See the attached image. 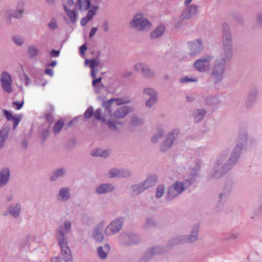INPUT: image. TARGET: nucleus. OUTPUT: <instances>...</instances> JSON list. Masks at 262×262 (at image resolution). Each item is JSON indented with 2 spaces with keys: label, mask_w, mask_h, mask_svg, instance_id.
Returning <instances> with one entry per match:
<instances>
[{
  "label": "nucleus",
  "mask_w": 262,
  "mask_h": 262,
  "mask_svg": "<svg viewBox=\"0 0 262 262\" xmlns=\"http://www.w3.org/2000/svg\"><path fill=\"white\" fill-rule=\"evenodd\" d=\"M247 141L246 133L241 132L239 134L238 142L232 149L229 159L225 164H223L229 152V149L227 148L222 151L220 157L216 160L215 165L209 174V178H220L227 173L237 163L243 145L246 144Z\"/></svg>",
  "instance_id": "f257e3e1"
},
{
  "label": "nucleus",
  "mask_w": 262,
  "mask_h": 262,
  "mask_svg": "<svg viewBox=\"0 0 262 262\" xmlns=\"http://www.w3.org/2000/svg\"><path fill=\"white\" fill-rule=\"evenodd\" d=\"M232 56V43L231 33L228 29L223 32V52L221 57L216 59L211 72L214 83L220 82L225 73L226 61Z\"/></svg>",
  "instance_id": "f03ea898"
},
{
  "label": "nucleus",
  "mask_w": 262,
  "mask_h": 262,
  "mask_svg": "<svg viewBox=\"0 0 262 262\" xmlns=\"http://www.w3.org/2000/svg\"><path fill=\"white\" fill-rule=\"evenodd\" d=\"M71 223L69 221L64 222L63 225L59 227L56 232L57 241L60 247V257L56 256L51 259L52 262H60L61 257L65 262H72L73 257L70 248L68 246V240L66 235L71 230Z\"/></svg>",
  "instance_id": "7ed1b4c3"
},
{
  "label": "nucleus",
  "mask_w": 262,
  "mask_h": 262,
  "mask_svg": "<svg viewBox=\"0 0 262 262\" xmlns=\"http://www.w3.org/2000/svg\"><path fill=\"white\" fill-rule=\"evenodd\" d=\"M200 169L198 166L197 168H192L187 178H185L184 183L180 181H176L172 185L168 190L167 199L170 200L180 195L186 188L189 187L194 184L198 177L197 171Z\"/></svg>",
  "instance_id": "20e7f679"
},
{
  "label": "nucleus",
  "mask_w": 262,
  "mask_h": 262,
  "mask_svg": "<svg viewBox=\"0 0 262 262\" xmlns=\"http://www.w3.org/2000/svg\"><path fill=\"white\" fill-rule=\"evenodd\" d=\"M129 27L136 31L145 32L151 28L152 24L143 13H138L133 16L130 21Z\"/></svg>",
  "instance_id": "39448f33"
},
{
  "label": "nucleus",
  "mask_w": 262,
  "mask_h": 262,
  "mask_svg": "<svg viewBox=\"0 0 262 262\" xmlns=\"http://www.w3.org/2000/svg\"><path fill=\"white\" fill-rule=\"evenodd\" d=\"M199 227L198 225H194L191 230V234L189 237L187 235L179 236L178 237L172 239V242H170L169 245L171 246L177 244H183L185 243H192L194 242L198 237Z\"/></svg>",
  "instance_id": "423d86ee"
},
{
  "label": "nucleus",
  "mask_w": 262,
  "mask_h": 262,
  "mask_svg": "<svg viewBox=\"0 0 262 262\" xmlns=\"http://www.w3.org/2000/svg\"><path fill=\"white\" fill-rule=\"evenodd\" d=\"M118 240L122 245L130 246L137 244L140 241V237L136 234L122 233L120 234Z\"/></svg>",
  "instance_id": "0eeeda50"
},
{
  "label": "nucleus",
  "mask_w": 262,
  "mask_h": 262,
  "mask_svg": "<svg viewBox=\"0 0 262 262\" xmlns=\"http://www.w3.org/2000/svg\"><path fill=\"white\" fill-rule=\"evenodd\" d=\"M124 221V217H119L112 221L105 228V233L108 235L117 233L122 229Z\"/></svg>",
  "instance_id": "6e6552de"
},
{
  "label": "nucleus",
  "mask_w": 262,
  "mask_h": 262,
  "mask_svg": "<svg viewBox=\"0 0 262 262\" xmlns=\"http://www.w3.org/2000/svg\"><path fill=\"white\" fill-rule=\"evenodd\" d=\"M114 102H116L117 105H121L129 103L130 100L127 98H111L107 101H103L102 105L105 109L104 114L105 115H111L112 113L111 106Z\"/></svg>",
  "instance_id": "1a4fd4ad"
},
{
  "label": "nucleus",
  "mask_w": 262,
  "mask_h": 262,
  "mask_svg": "<svg viewBox=\"0 0 262 262\" xmlns=\"http://www.w3.org/2000/svg\"><path fill=\"white\" fill-rule=\"evenodd\" d=\"M213 56L211 55H206L196 60L194 62V67L200 72H204L209 66Z\"/></svg>",
  "instance_id": "9d476101"
},
{
  "label": "nucleus",
  "mask_w": 262,
  "mask_h": 262,
  "mask_svg": "<svg viewBox=\"0 0 262 262\" xmlns=\"http://www.w3.org/2000/svg\"><path fill=\"white\" fill-rule=\"evenodd\" d=\"M198 10V6L195 5H191L184 10L182 15L180 17L179 20L175 23V26L177 28L181 27V21L184 19H188L196 14Z\"/></svg>",
  "instance_id": "9b49d317"
},
{
  "label": "nucleus",
  "mask_w": 262,
  "mask_h": 262,
  "mask_svg": "<svg viewBox=\"0 0 262 262\" xmlns=\"http://www.w3.org/2000/svg\"><path fill=\"white\" fill-rule=\"evenodd\" d=\"M0 81L3 90L7 93H11L12 92V80L11 75L7 72H3L1 76Z\"/></svg>",
  "instance_id": "f8f14e48"
},
{
  "label": "nucleus",
  "mask_w": 262,
  "mask_h": 262,
  "mask_svg": "<svg viewBox=\"0 0 262 262\" xmlns=\"http://www.w3.org/2000/svg\"><path fill=\"white\" fill-rule=\"evenodd\" d=\"M163 248L160 246H155L148 249L143 256L137 262H148L152 256L162 253Z\"/></svg>",
  "instance_id": "ddd939ff"
},
{
  "label": "nucleus",
  "mask_w": 262,
  "mask_h": 262,
  "mask_svg": "<svg viewBox=\"0 0 262 262\" xmlns=\"http://www.w3.org/2000/svg\"><path fill=\"white\" fill-rule=\"evenodd\" d=\"M188 45L191 56H195L199 54L203 49L202 41L200 39L188 42Z\"/></svg>",
  "instance_id": "4468645a"
},
{
  "label": "nucleus",
  "mask_w": 262,
  "mask_h": 262,
  "mask_svg": "<svg viewBox=\"0 0 262 262\" xmlns=\"http://www.w3.org/2000/svg\"><path fill=\"white\" fill-rule=\"evenodd\" d=\"M144 94L150 96L146 101V106L151 107L157 101V93L156 91L151 88H145L143 91Z\"/></svg>",
  "instance_id": "2eb2a0df"
},
{
  "label": "nucleus",
  "mask_w": 262,
  "mask_h": 262,
  "mask_svg": "<svg viewBox=\"0 0 262 262\" xmlns=\"http://www.w3.org/2000/svg\"><path fill=\"white\" fill-rule=\"evenodd\" d=\"M179 133V130L178 128H175L167 135L165 139V149L166 147L169 148L172 145L174 140L178 137Z\"/></svg>",
  "instance_id": "dca6fc26"
},
{
  "label": "nucleus",
  "mask_w": 262,
  "mask_h": 262,
  "mask_svg": "<svg viewBox=\"0 0 262 262\" xmlns=\"http://www.w3.org/2000/svg\"><path fill=\"white\" fill-rule=\"evenodd\" d=\"M104 227V223H100L94 229L93 232V236L94 239L97 242H101L103 240V235L101 231Z\"/></svg>",
  "instance_id": "f3484780"
},
{
  "label": "nucleus",
  "mask_w": 262,
  "mask_h": 262,
  "mask_svg": "<svg viewBox=\"0 0 262 262\" xmlns=\"http://www.w3.org/2000/svg\"><path fill=\"white\" fill-rule=\"evenodd\" d=\"M132 107L128 106L119 107L114 112L115 117L120 119L124 118L132 111Z\"/></svg>",
  "instance_id": "a211bd4d"
},
{
  "label": "nucleus",
  "mask_w": 262,
  "mask_h": 262,
  "mask_svg": "<svg viewBox=\"0 0 262 262\" xmlns=\"http://www.w3.org/2000/svg\"><path fill=\"white\" fill-rule=\"evenodd\" d=\"M71 198L70 189L68 187H63L60 189L57 195V199L59 201H67Z\"/></svg>",
  "instance_id": "6ab92c4d"
},
{
  "label": "nucleus",
  "mask_w": 262,
  "mask_h": 262,
  "mask_svg": "<svg viewBox=\"0 0 262 262\" xmlns=\"http://www.w3.org/2000/svg\"><path fill=\"white\" fill-rule=\"evenodd\" d=\"M25 4L23 2L18 3L16 7V10L15 11H12L9 13V15L11 17H15L17 18H20L22 16V14L24 12Z\"/></svg>",
  "instance_id": "aec40b11"
},
{
  "label": "nucleus",
  "mask_w": 262,
  "mask_h": 262,
  "mask_svg": "<svg viewBox=\"0 0 262 262\" xmlns=\"http://www.w3.org/2000/svg\"><path fill=\"white\" fill-rule=\"evenodd\" d=\"M10 177V170L7 168H3L0 171V187L6 185Z\"/></svg>",
  "instance_id": "412c9836"
},
{
  "label": "nucleus",
  "mask_w": 262,
  "mask_h": 262,
  "mask_svg": "<svg viewBox=\"0 0 262 262\" xmlns=\"http://www.w3.org/2000/svg\"><path fill=\"white\" fill-rule=\"evenodd\" d=\"M115 187L111 184H102L97 187L96 191L98 194H103L113 191Z\"/></svg>",
  "instance_id": "4be33fe9"
},
{
  "label": "nucleus",
  "mask_w": 262,
  "mask_h": 262,
  "mask_svg": "<svg viewBox=\"0 0 262 262\" xmlns=\"http://www.w3.org/2000/svg\"><path fill=\"white\" fill-rule=\"evenodd\" d=\"M21 208V205L20 203H16V204H11L8 208L9 213L15 218H17L19 216L20 213V210Z\"/></svg>",
  "instance_id": "5701e85b"
},
{
  "label": "nucleus",
  "mask_w": 262,
  "mask_h": 262,
  "mask_svg": "<svg viewBox=\"0 0 262 262\" xmlns=\"http://www.w3.org/2000/svg\"><path fill=\"white\" fill-rule=\"evenodd\" d=\"M158 181V178L156 176L153 175L149 176L143 184L146 189L155 186Z\"/></svg>",
  "instance_id": "b1692460"
},
{
  "label": "nucleus",
  "mask_w": 262,
  "mask_h": 262,
  "mask_svg": "<svg viewBox=\"0 0 262 262\" xmlns=\"http://www.w3.org/2000/svg\"><path fill=\"white\" fill-rule=\"evenodd\" d=\"M206 111L203 108L194 110L193 115L194 121L198 122L202 121L206 115Z\"/></svg>",
  "instance_id": "393cba45"
},
{
  "label": "nucleus",
  "mask_w": 262,
  "mask_h": 262,
  "mask_svg": "<svg viewBox=\"0 0 262 262\" xmlns=\"http://www.w3.org/2000/svg\"><path fill=\"white\" fill-rule=\"evenodd\" d=\"M146 190L143 183L133 185L131 186V193L133 195H138Z\"/></svg>",
  "instance_id": "a878e982"
},
{
  "label": "nucleus",
  "mask_w": 262,
  "mask_h": 262,
  "mask_svg": "<svg viewBox=\"0 0 262 262\" xmlns=\"http://www.w3.org/2000/svg\"><path fill=\"white\" fill-rule=\"evenodd\" d=\"M66 14L69 16L72 23L74 24L76 21V13L75 10L69 9L65 4L62 5Z\"/></svg>",
  "instance_id": "bb28decb"
},
{
  "label": "nucleus",
  "mask_w": 262,
  "mask_h": 262,
  "mask_svg": "<svg viewBox=\"0 0 262 262\" xmlns=\"http://www.w3.org/2000/svg\"><path fill=\"white\" fill-rule=\"evenodd\" d=\"M91 155L93 157L106 158L109 155V151L108 150H102L100 148H96L92 150Z\"/></svg>",
  "instance_id": "cd10ccee"
},
{
  "label": "nucleus",
  "mask_w": 262,
  "mask_h": 262,
  "mask_svg": "<svg viewBox=\"0 0 262 262\" xmlns=\"http://www.w3.org/2000/svg\"><path fill=\"white\" fill-rule=\"evenodd\" d=\"M32 77L34 79V83L36 85L45 86L48 83V81L43 78L42 74H39L38 76L32 75Z\"/></svg>",
  "instance_id": "c85d7f7f"
},
{
  "label": "nucleus",
  "mask_w": 262,
  "mask_h": 262,
  "mask_svg": "<svg viewBox=\"0 0 262 262\" xmlns=\"http://www.w3.org/2000/svg\"><path fill=\"white\" fill-rule=\"evenodd\" d=\"M163 33L164 26L160 25L150 33V37L152 39H156L161 36Z\"/></svg>",
  "instance_id": "c756f323"
},
{
  "label": "nucleus",
  "mask_w": 262,
  "mask_h": 262,
  "mask_svg": "<svg viewBox=\"0 0 262 262\" xmlns=\"http://www.w3.org/2000/svg\"><path fill=\"white\" fill-rule=\"evenodd\" d=\"M77 5L81 10H88L91 5L90 0H77Z\"/></svg>",
  "instance_id": "7c9ffc66"
},
{
  "label": "nucleus",
  "mask_w": 262,
  "mask_h": 262,
  "mask_svg": "<svg viewBox=\"0 0 262 262\" xmlns=\"http://www.w3.org/2000/svg\"><path fill=\"white\" fill-rule=\"evenodd\" d=\"M27 52L30 58H34L38 55L39 50L36 47L33 45H31L28 47Z\"/></svg>",
  "instance_id": "2f4dec72"
},
{
  "label": "nucleus",
  "mask_w": 262,
  "mask_h": 262,
  "mask_svg": "<svg viewBox=\"0 0 262 262\" xmlns=\"http://www.w3.org/2000/svg\"><path fill=\"white\" fill-rule=\"evenodd\" d=\"M93 116L98 121H101L103 123H105L106 122V119H105V116H107L104 113V115L102 114V111L101 109L98 108L97 109L94 113Z\"/></svg>",
  "instance_id": "473e14b6"
},
{
  "label": "nucleus",
  "mask_w": 262,
  "mask_h": 262,
  "mask_svg": "<svg viewBox=\"0 0 262 262\" xmlns=\"http://www.w3.org/2000/svg\"><path fill=\"white\" fill-rule=\"evenodd\" d=\"M157 130L158 134L154 135L151 138V141L154 143H157L163 136L164 132L162 127L158 126Z\"/></svg>",
  "instance_id": "72a5a7b5"
},
{
  "label": "nucleus",
  "mask_w": 262,
  "mask_h": 262,
  "mask_svg": "<svg viewBox=\"0 0 262 262\" xmlns=\"http://www.w3.org/2000/svg\"><path fill=\"white\" fill-rule=\"evenodd\" d=\"M65 173V169L61 168L56 170L51 176L50 179L51 181H55L58 178L61 177Z\"/></svg>",
  "instance_id": "f704fd0d"
},
{
  "label": "nucleus",
  "mask_w": 262,
  "mask_h": 262,
  "mask_svg": "<svg viewBox=\"0 0 262 262\" xmlns=\"http://www.w3.org/2000/svg\"><path fill=\"white\" fill-rule=\"evenodd\" d=\"M141 73L143 76L145 77H151L154 76V71L150 69L147 64L143 67Z\"/></svg>",
  "instance_id": "c9c22d12"
},
{
  "label": "nucleus",
  "mask_w": 262,
  "mask_h": 262,
  "mask_svg": "<svg viewBox=\"0 0 262 262\" xmlns=\"http://www.w3.org/2000/svg\"><path fill=\"white\" fill-rule=\"evenodd\" d=\"M64 121L62 119L58 120L54 124L53 127V132L55 134L60 132L63 127Z\"/></svg>",
  "instance_id": "e433bc0d"
},
{
  "label": "nucleus",
  "mask_w": 262,
  "mask_h": 262,
  "mask_svg": "<svg viewBox=\"0 0 262 262\" xmlns=\"http://www.w3.org/2000/svg\"><path fill=\"white\" fill-rule=\"evenodd\" d=\"M97 253L98 256L101 259H105L107 257V252L103 249L102 246H100L97 248Z\"/></svg>",
  "instance_id": "4c0bfd02"
},
{
  "label": "nucleus",
  "mask_w": 262,
  "mask_h": 262,
  "mask_svg": "<svg viewBox=\"0 0 262 262\" xmlns=\"http://www.w3.org/2000/svg\"><path fill=\"white\" fill-rule=\"evenodd\" d=\"M130 124L133 126H139L143 124V120L137 117H134L132 119Z\"/></svg>",
  "instance_id": "58836bf2"
},
{
  "label": "nucleus",
  "mask_w": 262,
  "mask_h": 262,
  "mask_svg": "<svg viewBox=\"0 0 262 262\" xmlns=\"http://www.w3.org/2000/svg\"><path fill=\"white\" fill-rule=\"evenodd\" d=\"M120 169L117 168L111 169L108 172V176L110 178L119 177Z\"/></svg>",
  "instance_id": "ea45409f"
},
{
  "label": "nucleus",
  "mask_w": 262,
  "mask_h": 262,
  "mask_svg": "<svg viewBox=\"0 0 262 262\" xmlns=\"http://www.w3.org/2000/svg\"><path fill=\"white\" fill-rule=\"evenodd\" d=\"M89 62H90L89 66L92 69H95V68L97 67L99 64L98 61L93 59L91 60L86 59L85 61V64L87 65Z\"/></svg>",
  "instance_id": "a19ab883"
},
{
  "label": "nucleus",
  "mask_w": 262,
  "mask_h": 262,
  "mask_svg": "<svg viewBox=\"0 0 262 262\" xmlns=\"http://www.w3.org/2000/svg\"><path fill=\"white\" fill-rule=\"evenodd\" d=\"M97 7H92L88 11L86 16L91 20L96 13Z\"/></svg>",
  "instance_id": "79ce46f5"
},
{
  "label": "nucleus",
  "mask_w": 262,
  "mask_h": 262,
  "mask_svg": "<svg viewBox=\"0 0 262 262\" xmlns=\"http://www.w3.org/2000/svg\"><path fill=\"white\" fill-rule=\"evenodd\" d=\"M93 107L90 106L85 111L84 113V117L86 119H90L93 116Z\"/></svg>",
  "instance_id": "37998d69"
},
{
  "label": "nucleus",
  "mask_w": 262,
  "mask_h": 262,
  "mask_svg": "<svg viewBox=\"0 0 262 262\" xmlns=\"http://www.w3.org/2000/svg\"><path fill=\"white\" fill-rule=\"evenodd\" d=\"M24 101H13L12 102V107L16 110H20L24 106Z\"/></svg>",
  "instance_id": "c03bdc74"
},
{
  "label": "nucleus",
  "mask_w": 262,
  "mask_h": 262,
  "mask_svg": "<svg viewBox=\"0 0 262 262\" xmlns=\"http://www.w3.org/2000/svg\"><path fill=\"white\" fill-rule=\"evenodd\" d=\"M198 81V79L195 77H191L189 78L188 76L184 77L182 78L180 80V82L182 83H186L187 82H196Z\"/></svg>",
  "instance_id": "a18cd8bd"
},
{
  "label": "nucleus",
  "mask_w": 262,
  "mask_h": 262,
  "mask_svg": "<svg viewBox=\"0 0 262 262\" xmlns=\"http://www.w3.org/2000/svg\"><path fill=\"white\" fill-rule=\"evenodd\" d=\"M13 41L15 44L18 46H21L24 43V40L22 37L15 36L13 38Z\"/></svg>",
  "instance_id": "49530a36"
},
{
  "label": "nucleus",
  "mask_w": 262,
  "mask_h": 262,
  "mask_svg": "<svg viewBox=\"0 0 262 262\" xmlns=\"http://www.w3.org/2000/svg\"><path fill=\"white\" fill-rule=\"evenodd\" d=\"M131 174L130 171L127 169H120L119 178L129 177Z\"/></svg>",
  "instance_id": "de8ad7c7"
},
{
  "label": "nucleus",
  "mask_w": 262,
  "mask_h": 262,
  "mask_svg": "<svg viewBox=\"0 0 262 262\" xmlns=\"http://www.w3.org/2000/svg\"><path fill=\"white\" fill-rule=\"evenodd\" d=\"M164 194V186L161 185L158 187L156 191V197L157 198H161Z\"/></svg>",
  "instance_id": "09e8293b"
},
{
  "label": "nucleus",
  "mask_w": 262,
  "mask_h": 262,
  "mask_svg": "<svg viewBox=\"0 0 262 262\" xmlns=\"http://www.w3.org/2000/svg\"><path fill=\"white\" fill-rule=\"evenodd\" d=\"M50 134V132L48 129H43L41 133V138L42 139V142L43 143Z\"/></svg>",
  "instance_id": "8fccbe9b"
},
{
  "label": "nucleus",
  "mask_w": 262,
  "mask_h": 262,
  "mask_svg": "<svg viewBox=\"0 0 262 262\" xmlns=\"http://www.w3.org/2000/svg\"><path fill=\"white\" fill-rule=\"evenodd\" d=\"M3 113L6 116V119L8 121H12V119H14V116L13 115L12 113L6 110H3Z\"/></svg>",
  "instance_id": "3c124183"
},
{
  "label": "nucleus",
  "mask_w": 262,
  "mask_h": 262,
  "mask_svg": "<svg viewBox=\"0 0 262 262\" xmlns=\"http://www.w3.org/2000/svg\"><path fill=\"white\" fill-rule=\"evenodd\" d=\"M105 123H107L108 128L112 130H117V127L116 126V125L115 123H114L113 121L108 120L107 121H106Z\"/></svg>",
  "instance_id": "603ef678"
},
{
  "label": "nucleus",
  "mask_w": 262,
  "mask_h": 262,
  "mask_svg": "<svg viewBox=\"0 0 262 262\" xmlns=\"http://www.w3.org/2000/svg\"><path fill=\"white\" fill-rule=\"evenodd\" d=\"M48 26L52 30H54L57 28V23L55 19H52L51 21L48 23Z\"/></svg>",
  "instance_id": "864d4df0"
},
{
  "label": "nucleus",
  "mask_w": 262,
  "mask_h": 262,
  "mask_svg": "<svg viewBox=\"0 0 262 262\" xmlns=\"http://www.w3.org/2000/svg\"><path fill=\"white\" fill-rule=\"evenodd\" d=\"M146 63H138L135 64L134 66V69L135 71L137 72H142V70H143V67H144L145 65H146Z\"/></svg>",
  "instance_id": "5fc2aeb1"
},
{
  "label": "nucleus",
  "mask_w": 262,
  "mask_h": 262,
  "mask_svg": "<svg viewBox=\"0 0 262 262\" xmlns=\"http://www.w3.org/2000/svg\"><path fill=\"white\" fill-rule=\"evenodd\" d=\"M155 222L153 219L149 217L146 220L145 226L147 227H151L155 226Z\"/></svg>",
  "instance_id": "6e6d98bb"
},
{
  "label": "nucleus",
  "mask_w": 262,
  "mask_h": 262,
  "mask_svg": "<svg viewBox=\"0 0 262 262\" xmlns=\"http://www.w3.org/2000/svg\"><path fill=\"white\" fill-rule=\"evenodd\" d=\"M94 91L96 94H99L100 93L102 89L104 88V86L102 83H100V84H97L96 86H93Z\"/></svg>",
  "instance_id": "4d7b16f0"
},
{
  "label": "nucleus",
  "mask_w": 262,
  "mask_h": 262,
  "mask_svg": "<svg viewBox=\"0 0 262 262\" xmlns=\"http://www.w3.org/2000/svg\"><path fill=\"white\" fill-rule=\"evenodd\" d=\"M21 120L20 117H19L18 116H14V119H12V121H13V129H15L17 125H18L19 123L20 122Z\"/></svg>",
  "instance_id": "13d9d810"
},
{
  "label": "nucleus",
  "mask_w": 262,
  "mask_h": 262,
  "mask_svg": "<svg viewBox=\"0 0 262 262\" xmlns=\"http://www.w3.org/2000/svg\"><path fill=\"white\" fill-rule=\"evenodd\" d=\"M50 54L52 57H58L60 55V50L52 49L50 52Z\"/></svg>",
  "instance_id": "bf43d9fd"
},
{
  "label": "nucleus",
  "mask_w": 262,
  "mask_h": 262,
  "mask_svg": "<svg viewBox=\"0 0 262 262\" xmlns=\"http://www.w3.org/2000/svg\"><path fill=\"white\" fill-rule=\"evenodd\" d=\"M239 236V234L236 232H233L230 233L229 236L228 237V239L229 240H234L237 238Z\"/></svg>",
  "instance_id": "052dcab7"
},
{
  "label": "nucleus",
  "mask_w": 262,
  "mask_h": 262,
  "mask_svg": "<svg viewBox=\"0 0 262 262\" xmlns=\"http://www.w3.org/2000/svg\"><path fill=\"white\" fill-rule=\"evenodd\" d=\"M207 101L208 104L215 105L219 102L218 97L216 96H215L212 100L208 99Z\"/></svg>",
  "instance_id": "680f3d73"
},
{
  "label": "nucleus",
  "mask_w": 262,
  "mask_h": 262,
  "mask_svg": "<svg viewBox=\"0 0 262 262\" xmlns=\"http://www.w3.org/2000/svg\"><path fill=\"white\" fill-rule=\"evenodd\" d=\"M102 78L101 77L96 78H93L92 81V85L93 86H96L97 84H100L101 83Z\"/></svg>",
  "instance_id": "e2e57ef3"
},
{
  "label": "nucleus",
  "mask_w": 262,
  "mask_h": 262,
  "mask_svg": "<svg viewBox=\"0 0 262 262\" xmlns=\"http://www.w3.org/2000/svg\"><path fill=\"white\" fill-rule=\"evenodd\" d=\"M90 20H91L85 16L81 19L80 24L82 26H85Z\"/></svg>",
  "instance_id": "0e129e2a"
},
{
  "label": "nucleus",
  "mask_w": 262,
  "mask_h": 262,
  "mask_svg": "<svg viewBox=\"0 0 262 262\" xmlns=\"http://www.w3.org/2000/svg\"><path fill=\"white\" fill-rule=\"evenodd\" d=\"M44 72L46 74L48 75L51 77H53L54 75V71L52 69L46 68Z\"/></svg>",
  "instance_id": "69168bd1"
},
{
  "label": "nucleus",
  "mask_w": 262,
  "mask_h": 262,
  "mask_svg": "<svg viewBox=\"0 0 262 262\" xmlns=\"http://www.w3.org/2000/svg\"><path fill=\"white\" fill-rule=\"evenodd\" d=\"M257 93V91L256 89H253L251 90L249 97L251 99H253L255 97Z\"/></svg>",
  "instance_id": "338daca9"
},
{
  "label": "nucleus",
  "mask_w": 262,
  "mask_h": 262,
  "mask_svg": "<svg viewBox=\"0 0 262 262\" xmlns=\"http://www.w3.org/2000/svg\"><path fill=\"white\" fill-rule=\"evenodd\" d=\"M257 23L259 25L262 26V13H258L257 15Z\"/></svg>",
  "instance_id": "774afa93"
}]
</instances>
